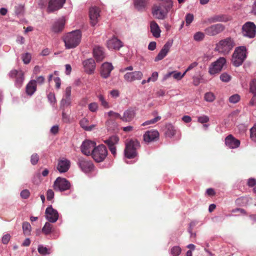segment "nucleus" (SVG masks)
Wrapping results in <instances>:
<instances>
[{
    "instance_id": "obj_12",
    "label": "nucleus",
    "mask_w": 256,
    "mask_h": 256,
    "mask_svg": "<svg viewBox=\"0 0 256 256\" xmlns=\"http://www.w3.org/2000/svg\"><path fill=\"white\" fill-rule=\"evenodd\" d=\"M96 145V144L94 142L90 140H84L80 146L81 152L84 155L92 156Z\"/></svg>"
},
{
    "instance_id": "obj_28",
    "label": "nucleus",
    "mask_w": 256,
    "mask_h": 256,
    "mask_svg": "<svg viewBox=\"0 0 256 256\" xmlns=\"http://www.w3.org/2000/svg\"><path fill=\"white\" fill-rule=\"evenodd\" d=\"M93 54L97 62L102 61L104 58L103 48L98 46L94 48Z\"/></svg>"
},
{
    "instance_id": "obj_6",
    "label": "nucleus",
    "mask_w": 256,
    "mask_h": 256,
    "mask_svg": "<svg viewBox=\"0 0 256 256\" xmlns=\"http://www.w3.org/2000/svg\"><path fill=\"white\" fill-rule=\"evenodd\" d=\"M226 27L224 24L218 23L212 24L206 28L204 32L206 34L214 36L222 33L224 31Z\"/></svg>"
},
{
    "instance_id": "obj_33",
    "label": "nucleus",
    "mask_w": 256,
    "mask_h": 256,
    "mask_svg": "<svg viewBox=\"0 0 256 256\" xmlns=\"http://www.w3.org/2000/svg\"><path fill=\"white\" fill-rule=\"evenodd\" d=\"M89 121L86 118H82L80 122V126L86 131L92 130L96 126V124L88 126Z\"/></svg>"
},
{
    "instance_id": "obj_5",
    "label": "nucleus",
    "mask_w": 256,
    "mask_h": 256,
    "mask_svg": "<svg viewBox=\"0 0 256 256\" xmlns=\"http://www.w3.org/2000/svg\"><path fill=\"white\" fill-rule=\"evenodd\" d=\"M108 155V150L104 144L96 146L92 152V158L97 162H103Z\"/></svg>"
},
{
    "instance_id": "obj_64",
    "label": "nucleus",
    "mask_w": 256,
    "mask_h": 256,
    "mask_svg": "<svg viewBox=\"0 0 256 256\" xmlns=\"http://www.w3.org/2000/svg\"><path fill=\"white\" fill-rule=\"evenodd\" d=\"M249 105L250 106H256V94H254L253 96L249 102Z\"/></svg>"
},
{
    "instance_id": "obj_30",
    "label": "nucleus",
    "mask_w": 256,
    "mask_h": 256,
    "mask_svg": "<svg viewBox=\"0 0 256 256\" xmlns=\"http://www.w3.org/2000/svg\"><path fill=\"white\" fill-rule=\"evenodd\" d=\"M148 3L149 0H134V6L139 11L145 10Z\"/></svg>"
},
{
    "instance_id": "obj_35",
    "label": "nucleus",
    "mask_w": 256,
    "mask_h": 256,
    "mask_svg": "<svg viewBox=\"0 0 256 256\" xmlns=\"http://www.w3.org/2000/svg\"><path fill=\"white\" fill-rule=\"evenodd\" d=\"M165 134L167 136H173L176 134L174 127L171 124H167L166 126Z\"/></svg>"
},
{
    "instance_id": "obj_60",
    "label": "nucleus",
    "mask_w": 256,
    "mask_h": 256,
    "mask_svg": "<svg viewBox=\"0 0 256 256\" xmlns=\"http://www.w3.org/2000/svg\"><path fill=\"white\" fill-rule=\"evenodd\" d=\"M248 185L250 187H252L256 185V180L254 178H250L248 180Z\"/></svg>"
},
{
    "instance_id": "obj_62",
    "label": "nucleus",
    "mask_w": 256,
    "mask_h": 256,
    "mask_svg": "<svg viewBox=\"0 0 256 256\" xmlns=\"http://www.w3.org/2000/svg\"><path fill=\"white\" fill-rule=\"evenodd\" d=\"M174 72L172 76L174 79L180 80L182 78L181 72L176 71H174Z\"/></svg>"
},
{
    "instance_id": "obj_16",
    "label": "nucleus",
    "mask_w": 256,
    "mask_h": 256,
    "mask_svg": "<svg viewBox=\"0 0 256 256\" xmlns=\"http://www.w3.org/2000/svg\"><path fill=\"white\" fill-rule=\"evenodd\" d=\"M65 2L66 0H50L48 2V12H52L61 8Z\"/></svg>"
},
{
    "instance_id": "obj_37",
    "label": "nucleus",
    "mask_w": 256,
    "mask_h": 256,
    "mask_svg": "<svg viewBox=\"0 0 256 256\" xmlns=\"http://www.w3.org/2000/svg\"><path fill=\"white\" fill-rule=\"evenodd\" d=\"M31 226L28 222H24L22 224L24 233L26 235H29L31 232Z\"/></svg>"
},
{
    "instance_id": "obj_55",
    "label": "nucleus",
    "mask_w": 256,
    "mask_h": 256,
    "mask_svg": "<svg viewBox=\"0 0 256 256\" xmlns=\"http://www.w3.org/2000/svg\"><path fill=\"white\" fill-rule=\"evenodd\" d=\"M30 194V192L28 190H24L20 192V196L22 198L26 199L28 198Z\"/></svg>"
},
{
    "instance_id": "obj_43",
    "label": "nucleus",
    "mask_w": 256,
    "mask_h": 256,
    "mask_svg": "<svg viewBox=\"0 0 256 256\" xmlns=\"http://www.w3.org/2000/svg\"><path fill=\"white\" fill-rule=\"evenodd\" d=\"M204 100L207 102H212L215 100V96L212 92H206L204 95Z\"/></svg>"
},
{
    "instance_id": "obj_53",
    "label": "nucleus",
    "mask_w": 256,
    "mask_h": 256,
    "mask_svg": "<svg viewBox=\"0 0 256 256\" xmlns=\"http://www.w3.org/2000/svg\"><path fill=\"white\" fill-rule=\"evenodd\" d=\"M158 72H152V76L150 77L147 80V82H150V81H152V82L156 81L158 79Z\"/></svg>"
},
{
    "instance_id": "obj_63",
    "label": "nucleus",
    "mask_w": 256,
    "mask_h": 256,
    "mask_svg": "<svg viewBox=\"0 0 256 256\" xmlns=\"http://www.w3.org/2000/svg\"><path fill=\"white\" fill-rule=\"evenodd\" d=\"M156 43L155 42H151L148 46V49L150 50H154L156 48Z\"/></svg>"
},
{
    "instance_id": "obj_44",
    "label": "nucleus",
    "mask_w": 256,
    "mask_h": 256,
    "mask_svg": "<svg viewBox=\"0 0 256 256\" xmlns=\"http://www.w3.org/2000/svg\"><path fill=\"white\" fill-rule=\"evenodd\" d=\"M250 138L254 142H256V124H255L252 128L250 130Z\"/></svg>"
},
{
    "instance_id": "obj_47",
    "label": "nucleus",
    "mask_w": 256,
    "mask_h": 256,
    "mask_svg": "<svg viewBox=\"0 0 256 256\" xmlns=\"http://www.w3.org/2000/svg\"><path fill=\"white\" fill-rule=\"evenodd\" d=\"M88 108L90 112H96L98 110V104L95 102H92L88 104Z\"/></svg>"
},
{
    "instance_id": "obj_4",
    "label": "nucleus",
    "mask_w": 256,
    "mask_h": 256,
    "mask_svg": "<svg viewBox=\"0 0 256 256\" xmlns=\"http://www.w3.org/2000/svg\"><path fill=\"white\" fill-rule=\"evenodd\" d=\"M246 58V48L245 46H239L235 49L232 54V62L236 66L242 64Z\"/></svg>"
},
{
    "instance_id": "obj_19",
    "label": "nucleus",
    "mask_w": 256,
    "mask_h": 256,
    "mask_svg": "<svg viewBox=\"0 0 256 256\" xmlns=\"http://www.w3.org/2000/svg\"><path fill=\"white\" fill-rule=\"evenodd\" d=\"M143 76L142 73L140 71L128 72L124 75V79L128 82H132L136 80H140Z\"/></svg>"
},
{
    "instance_id": "obj_61",
    "label": "nucleus",
    "mask_w": 256,
    "mask_h": 256,
    "mask_svg": "<svg viewBox=\"0 0 256 256\" xmlns=\"http://www.w3.org/2000/svg\"><path fill=\"white\" fill-rule=\"evenodd\" d=\"M24 11V6L22 5H19L15 7V12L17 14H20Z\"/></svg>"
},
{
    "instance_id": "obj_42",
    "label": "nucleus",
    "mask_w": 256,
    "mask_h": 256,
    "mask_svg": "<svg viewBox=\"0 0 256 256\" xmlns=\"http://www.w3.org/2000/svg\"><path fill=\"white\" fill-rule=\"evenodd\" d=\"M160 119H161V117L160 116H158L153 119H152L150 120H147V121L145 122H144L143 124H142V126H146L149 125L150 124H154V123L156 122H158V120H160Z\"/></svg>"
},
{
    "instance_id": "obj_1",
    "label": "nucleus",
    "mask_w": 256,
    "mask_h": 256,
    "mask_svg": "<svg viewBox=\"0 0 256 256\" xmlns=\"http://www.w3.org/2000/svg\"><path fill=\"white\" fill-rule=\"evenodd\" d=\"M81 32L80 30L72 31L64 36V41L66 48H72L76 47L80 42Z\"/></svg>"
},
{
    "instance_id": "obj_22",
    "label": "nucleus",
    "mask_w": 256,
    "mask_h": 256,
    "mask_svg": "<svg viewBox=\"0 0 256 256\" xmlns=\"http://www.w3.org/2000/svg\"><path fill=\"white\" fill-rule=\"evenodd\" d=\"M114 69L112 64L110 62L104 63L100 68V75L104 78H107L110 76V72Z\"/></svg>"
},
{
    "instance_id": "obj_8",
    "label": "nucleus",
    "mask_w": 256,
    "mask_h": 256,
    "mask_svg": "<svg viewBox=\"0 0 256 256\" xmlns=\"http://www.w3.org/2000/svg\"><path fill=\"white\" fill-rule=\"evenodd\" d=\"M242 32L244 36L253 38L256 36V26L252 22H246L243 25Z\"/></svg>"
},
{
    "instance_id": "obj_59",
    "label": "nucleus",
    "mask_w": 256,
    "mask_h": 256,
    "mask_svg": "<svg viewBox=\"0 0 256 256\" xmlns=\"http://www.w3.org/2000/svg\"><path fill=\"white\" fill-rule=\"evenodd\" d=\"M72 88L68 86L65 90L64 98H70Z\"/></svg>"
},
{
    "instance_id": "obj_21",
    "label": "nucleus",
    "mask_w": 256,
    "mask_h": 256,
    "mask_svg": "<svg viewBox=\"0 0 256 256\" xmlns=\"http://www.w3.org/2000/svg\"><path fill=\"white\" fill-rule=\"evenodd\" d=\"M118 140L119 139L118 136H112L104 141V142L108 146L110 150L114 156H116V154L115 145L118 143Z\"/></svg>"
},
{
    "instance_id": "obj_24",
    "label": "nucleus",
    "mask_w": 256,
    "mask_h": 256,
    "mask_svg": "<svg viewBox=\"0 0 256 256\" xmlns=\"http://www.w3.org/2000/svg\"><path fill=\"white\" fill-rule=\"evenodd\" d=\"M231 19V17L228 15L218 14L209 18L208 19V22L210 24L216 22H227L230 20Z\"/></svg>"
},
{
    "instance_id": "obj_10",
    "label": "nucleus",
    "mask_w": 256,
    "mask_h": 256,
    "mask_svg": "<svg viewBox=\"0 0 256 256\" xmlns=\"http://www.w3.org/2000/svg\"><path fill=\"white\" fill-rule=\"evenodd\" d=\"M70 182L65 178L58 177L54 182V188L56 190L61 192L69 190L70 188Z\"/></svg>"
},
{
    "instance_id": "obj_31",
    "label": "nucleus",
    "mask_w": 256,
    "mask_h": 256,
    "mask_svg": "<svg viewBox=\"0 0 256 256\" xmlns=\"http://www.w3.org/2000/svg\"><path fill=\"white\" fill-rule=\"evenodd\" d=\"M65 21L64 18H61L56 22L53 25L52 30L54 32H58L62 30L64 28Z\"/></svg>"
},
{
    "instance_id": "obj_46",
    "label": "nucleus",
    "mask_w": 256,
    "mask_h": 256,
    "mask_svg": "<svg viewBox=\"0 0 256 256\" xmlns=\"http://www.w3.org/2000/svg\"><path fill=\"white\" fill-rule=\"evenodd\" d=\"M38 250L40 254L43 255L49 254L50 253L49 250L43 246H39Z\"/></svg>"
},
{
    "instance_id": "obj_11",
    "label": "nucleus",
    "mask_w": 256,
    "mask_h": 256,
    "mask_svg": "<svg viewBox=\"0 0 256 256\" xmlns=\"http://www.w3.org/2000/svg\"><path fill=\"white\" fill-rule=\"evenodd\" d=\"M8 76L11 78H14L16 84L18 87H20L22 86L24 80V72L20 70H12L8 74Z\"/></svg>"
},
{
    "instance_id": "obj_23",
    "label": "nucleus",
    "mask_w": 256,
    "mask_h": 256,
    "mask_svg": "<svg viewBox=\"0 0 256 256\" xmlns=\"http://www.w3.org/2000/svg\"><path fill=\"white\" fill-rule=\"evenodd\" d=\"M225 144L230 148H236L240 145V141L232 135L229 134L225 138Z\"/></svg>"
},
{
    "instance_id": "obj_7",
    "label": "nucleus",
    "mask_w": 256,
    "mask_h": 256,
    "mask_svg": "<svg viewBox=\"0 0 256 256\" xmlns=\"http://www.w3.org/2000/svg\"><path fill=\"white\" fill-rule=\"evenodd\" d=\"M163 8L158 4H154L152 8V13L154 18L158 20H164L167 16L169 10Z\"/></svg>"
},
{
    "instance_id": "obj_58",
    "label": "nucleus",
    "mask_w": 256,
    "mask_h": 256,
    "mask_svg": "<svg viewBox=\"0 0 256 256\" xmlns=\"http://www.w3.org/2000/svg\"><path fill=\"white\" fill-rule=\"evenodd\" d=\"M10 238V236L8 234H6L2 238V242L4 244H6L9 242Z\"/></svg>"
},
{
    "instance_id": "obj_54",
    "label": "nucleus",
    "mask_w": 256,
    "mask_h": 256,
    "mask_svg": "<svg viewBox=\"0 0 256 256\" xmlns=\"http://www.w3.org/2000/svg\"><path fill=\"white\" fill-rule=\"evenodd\" d=\"M250 90L253 94H256V79L254 80L250 84Z\"/></svg>"
},
{
    "instance_id": "obj_48",
    "label": "nucleus",
    "mask_w": 256,
    "mask_h": 256,
    "mask_svg": "<svg viewBox=\"0 0 256 256\" xmlns=\"http://www.w3.org/2000/svg\"><path fill=\"white\" fill-rule=\"evenodd\" d=\"M39 156L37 154H34L30 157V162L32 165H36L39 160Z\"/></svg>"
},
{
    "instance_id": "obj_56",
    "label": "nucleus",
    "mask_w": 256,
    "mask_h": 256,
    "mask_svg": "<svg viewBox=\"0 0 256 256\" xmlns=\"http://www.w3.org/2000/svg\"><path fill=\"white\" fill-rule=\"evenodd\" d=\"M54 192L52 190H48L46 192V198L48 200H51L54 196Z\"/></svg>"
},
{
    "instance_id": "obj_14",
    "label": "nucleus",
    "mask_w": 256,
    "mask_h": 256,
    "mask_svg": "<svg viewBox=\"0 0 256 256\" xmlns=\"http://www.w3.org/2000/svg\"><path fill=\"white\" fill-rule=\"evenodd\" d=\"M100 10L98 7L93 6L90 8L89 16L92 26H94L98 23V18L100 17Z\"/></svg>"
},
{
    "instance_id": "obj_50",
    "label": "nucleus",
    "mask_w": 256,
    "mask_h": 256,
    "mask_svg": "<svg viewBox=\"0 0 256 256\" xmlns=\"http://www.w3.org/2000/svg\"><path fill=\"white\" fill-rule=\"evenodd\" d=\"M240 100V96L238 94H234L230 96L229 98L230 102L233 104L238 102Z\"/></svg>"
},
{
    "instance_id": "obj_49",
    "label": "nucleus",
    "mask_w": 256,
    "mask_h": 256,
    "mask_svg": "<svg viewBox=\"0 0 256 256\" xmlns=\"http://www.w3.org/2000/svg\"><path fill=\"white\" fill-rule=\"evenodd\" d=\"M194 16L192 14H186V16L185 20H186V25L187 26H188L194 20Z\"/></svg>"
},
{
    "instance_id": "obj_25",
    "label": "nucleus",
    "mask_w": 256,
    "mask_h": 256,
    "mask_svg": "<svg viewBox=\"0 0 256 256\" xmlns=\"http://www.w3.org/2000/svg\"><path fill=\"white\" fill-rule=\"evenodd\" d=\"M107 47L108 49L118 50L122 46V42L116 37L112 38L108 40Z\"/></svg>"
},
{
    "instance_id": "obj_34",
    "label": "nucleus",
    "mask_w": 256,
    "mask_h": 256,
    "mask_svg": "<svg viewBox=\"0 0 256 256\" xmlns=\"http://www.w3.org/2000/svg\"><path fill=\"white\" fill-rule=\"evenodd\" d=\"M158 4L162 6L163 8L170 11L173 6V2L172 0H156Z\"/></svg>"
},
{
    "instance_id": "obj_20",
    "label": "nucleus",
    "mask_w": 256,
    "mask_h": 256,
    "mask_svg": "<svg viewBox=\"0 0 256 256\" xmlns=\"http://www.w3.org/2000/svg\"><path fill=\"white\" fill-rule=\"evenodd\" d=\"M172 46V42L170 41L167 42L163 46L157 56L154 58L155 62H158L162 60L168 52L170 47Z\"/></svg>"
},
{
    "instance_id": "obj_36",
    "label": "nucleus",
    "mask_w": 256,
    "mask_h": 256,
    "mask_svg": "<svg viewBox=\"0 0 256 256\" xmlns=\"http://www.w3.org/2000/svg\"><path fill=\"white\" fill-rule=\"evenodd\" d=\"M100 104L105 108H110L109 103L106 100L103 95L100 94L98 96Z\"/></svg>"
},
{
    "instance_id": "obj_32",
    "label": "nucleus",
    "mask_w": 256,
    "mask_h": 256,
    "mask_svg": "<svg viewBox=\"0 0 256 256\" xmlns=\"http://www.w3.org/2000/svg\"><path fill=\"white\" fill-rule=\"evenodd\" d=\"M36 90V80H31L26 86V92L28 95L32 96Z\"/></svg>"
},
{
    "instance_id": "obj_40",
    "label": "nucleus",
    "mask_w": 256,
    "mask_h": 256,
    "mask_svg": "<svg viewBox=\"0 0 256 256\" xmlns=\"http://www.w3.org/2000/svg\"><path fill=\"white\" fill-rule=\"evenodd\" d=\"M205 34L204 32H196L194 36V39L197 42L202 41L204 40Z\"/></svg>"
},
{
    "instance_id": "obj_52",
    "label": "nucleus",
    "mask_w": 256,
    "mask_h": 256,
    "mask_svg": "<svg viewBox=\"0 0 256 256\" xmlns=\"http://www.w3.org/2000/svg\"><path fill=\"white\" fill-rule=\"evenodd\" d=\"M230 76L226 73H222L220 76V79L224 82H228L230 80Z\"/></svg>"
},
{
    "instance_id": "obj_9",
    "label": "nucleus",
    "mask_w": 256,
    "mask_h": 256,
    "mask_svg": "<svg viewBox=\"0 0 256 256\" xmlns=\"http://www.w3.org/2000/svg\"><path fill=\"white\" fill-rule=\"evenodd\" d=\"M226 62L225 58H220L216 62L212 63L208 68V72L211 74H214L220 72L223 66Z\"/></svg>"
},
{
    "instance_id": "obj_15",
    "label": "nucleus",
    "mask_w": 256,
    "mask_h": 256,
    "mask_svg": "<svg viewBox=\"0 0 256 256\" xmlns=\"http://www.w3.org/2000/svg\"><path fill=\"white\" fill-rule=\"evenodd\" d=\"M46 218L50 222H55L58 220V211L53 208L52 206H48L46 210Z\"/></svg>"
},
{
    "instance_id": "obj_45",
    "label": "nucleus",
    "mask_w": 256,
    "mask_h": 256,
    "mask_svg": "<svg viewBox=\"0 0 256 256\" xmlns=\"http://www.w3.org/2000/svg\"><path fill=\"white\" fill-rule=\"evenodd\" d=\"M22 61L24 64H28L31 60V55L30 54L26 52L22 56Z\"/></svg>"
},
{
    "instance_id": "obj_3",
    "label": "nucleus",
    "mask_w": 256,
    "mask_h": 256,
    "mask_svg": "<svg viewBox=\"0 0 256 256\" xmlns=\"http://www.w3.org/2000/svg\"><path fill=\"white\" fill-rule=\"evenodd\" d=\"M140 147V144L137 140H130L126 142L124 150L125 156L128 158H133L138 154L136 150Z\"/></svg>"
},
{
    "instance_id": "obj_17",
    "label": "nucleus",
    "mask_w": 256,
    "mask_h": 256,
    "mask_svg": "<svg viewBox=\"0 0 256 256\" xmlns=\"http://www.w3.org/2000/svg\"><path fill=\"white\" fill-rule=\"evenodd\" d=\"M70 166V162L65 158H62L58 160L57 170L59 172L62 173L68 171Z\"/></svg>"
},
{
    "instance_id": "obj_18",
    "label": "nucleus",
    "mask_w": 256,
    "mask_h": 256,
    "mask_svg": "<svg viewBox=\"0 0 256 256\" xmlns=\"http://www.w3.org/2000/svg\"><path fill=\"white\" fill-rule=\"evenodd\" d=\"M143 138L145 142L149 143L158 140L159 138V133L156 130H148L144 134Z\"/></svg>"
},
{
    "instance_id": "obj_51",
    "label": "nucleus",
    "mask_w": 256,
    "mask_h": 256,
    "mask_svg": "<svg viewBox=\"0 0 256 256\" xmlns=\"http://www.w3.org/2000/svg\"><path fill=\"white\" fill-rule=\"evenodd\" d=\"M210 119L208 116H202L198 117V122L200 124H205L208 122L209 121Z\"/></svg>"
},
{
    "instance_id": "obj_41",
    "label": "nucleus",
    "mask_w": 256,
    "mask_h": 256,
    "mask_svg": "<svg viewBox=\"0 0 256 256\" xmlns=\"http://www.w3.org/2000/svg\"><path fill=\"white\" fill-rule=\"evenodd\" d=\"M71 104V98H64L60 102V106L64 108L70 106Z\"/></svg>"
},
{
    "instance_id": "obj_57",
    "label": "nucleus",
    "mask_w": 256,
    "mask_h": 256,
    "mask_svg": "<svg viewBox=\"0 0 256 256\" xmlns=\"http://www.w3.org/2000/svg\"><path fill=\"white\" fill-rule=\"evenodd\" d=\"M108 114L110 117H112L116 118H121V116L119 114L114 112L112 110H110L109 112H108Z\"/></svg>"
},
{
    "instance_id": "obj_2",
    "label": "nucleus",
    "mask_w": 256,
    "mask_h": 256,
    "mask_svg": "<svg viewBox=\"0 0 256 256\" xmlns=\"http://www.w3.org/2000/svg\"><path fill=\"white\" fill-rule=\"evenodd\" d=\"M235 45L234 39L228 37L220 40L216 44L215 50L218 52L226 54L232 50Z\"/></svg>"
},
{
    "instance_id": "obj_26",
    "label": "nucleus",
    "mask_w": 256,
    "mask_h": 256,
    "mask_svg": "<svg viewBox=\"0 0 256 256\" xmlns=\"http://www.w3.org/2000/svg\"><path fill=\"white\" fill-rule=\"evenodd\" d=\"M83 65L84 68V70L88 74H91L94 72L95 68V62L92 58H89L83 62Z\"/></svg>"
},
{
    "instance_id": "obj_38",
    "label": "nucleus",
    "mask_w": 256,
    "mask_h": 256,
    "mask_svg": "<svg viewBox=\"0 0 256 256\" xmlns=\"http://www.w3.org/2000/svg\"><path fill=\"white\" fill-rule=\"evenodd\" d=\"M52 226L50 223L46 222L42 228V232L45 234H48L51 232Z\"/></svg>"
},
{
    "instance_id": "obj_39",
    "label": "nucleus",
    "mask_w": 256,
    "mask_h": 256,
    "mask_svg": "<svg viewBox=\"0 0 256 256\" xmlns=\"http://www.w3.org/2000/svg\"><path fill=\"white\" fill-rule=\"evenodd\" d=\"M181 252L182 250L179 246H174L170 249V254L173 256H178Z\"/></svg>"
},
{
    "instance_id": "obj_27",
    "label": "nucleus",
    "mask_w": 256,
    "mask_h": 256,
    "mask_svg": "<svg viewBox=\"0 0 256 256\" xmlns=\"http://www.w3.org/2000/svg\"><path fill=\"white\" fill-rule=\"evenodd\" d=\"M136 116V112L134 110L130 108L126 110L123 114V116H121V118L122 121L126 122H130Z\"/></svg>"
},
{
    "instance_id": "obj_13",
    "label": "nucleus",
    "mask_w": 256,
    "mask_h": 256,
    "mask_svg": "<svg viewBox=\"0 0 256 256\" xmlns=\"http://www.w3.org/2000/svg\"><path fill=\"white\" fill-rule=\"evenodd\" d=\"M78 164L82 171L86 173L92 171L94 168L92 162L91 160H86L83 158H78Z\"/></svg>"
},
{
    "instance_id": "obj_29",
    "label": "nucleus",
    "mask_w": 256,
    "mask_h": 256,
    "mask_svg": "<svg viewBox=\"0 0 256 256\" xmlns=\"http://www.w3.org/2000/svg\"><path fill=\"white\" fill-rule=\"evenodd\" d=\"M150 32L153 36L158 38L160 36L161 30L158 24L155 21H152L150 23Z\"/></svg>"
}]
</instances>
